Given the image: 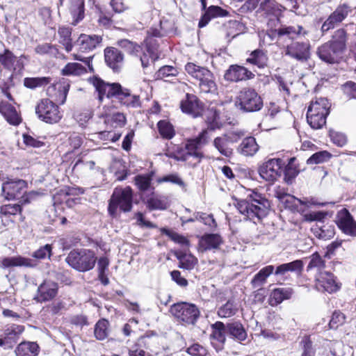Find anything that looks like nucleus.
Here are the masks:
<instances>
[{
  "instance_id": "nucleus-27",
  "label": "nucleus",
  "mask_w": 356,
  "mask_h": 356,
  "mask_svg": "<svg viewBox=\"0 0 356 356\" xmlns=\"http://www.w3.org/2000/svg\"><path fill=\"white\" fill-rule=\"evenodd\" d=\"M222 238L217 234H205L200 240V248L203 251L217 249L222 243Z\"/></svg>"
},
{
  "instance_id": "nucleus-49",
  "label": "nucleus",
  "mask_w": 356,
  "mask_h": 356,
  "mask_svg": "<svg viewBox=\"0 0 356 356\" xmlns=\"http://www.w3.org/2000/svg\"><path fill=\"white\" fill-rule=\"evenodd\" d=\"M86 72V69L81 64L77 63H70L67 64L62 70L63 75L79 76Z\"/></svg>"
},
{
  "instance_id": "nucleus-35",
  "label": "nucleus",
  "mask_w": 356,
  "mask_h": 356,
  "mask_svg": "<svg viewBox=\"0 0 356 356\" xmlns=\"http://www.w3.org/2000/svg\"><path fill=\"white\" fill-rule=\"evenodd\" d=\"M291 296V289L284 288H277L274 289L269 299V304L271 306H276L283 300L290 298Z\"/></svg>"
},
{
  "instance_id": "nucleus-16",
  "label": "nucleus",
  "mask_w": 356,
  "mask_h": 356,
  "mask_svg": "<svg viewBox=\"0 0 356 356\" xmlns=\"http://www.w3.org/2000/svg\"><path fill=\"white\" fill-rule=\"evenodd\" d=\"M24 330L23 326L15 324L8 327L4 330L3 337L0 338V346L4 349L13 348Z\"/></svg>"
},
{
  "instance_id": "nucleus-9",
  "label": "nucleus",
  "mask_w": 356,
  "mask_h": 356,
  "mask_svg": "<svg viewBox=\"0 0 356 356\" xmlns=\"http://www.w3.org/2000/svg\"><path fill=\"white\" fill-rule=\"evenodd\" d=\"M208 131L204 129L195 138L188 140L184 149L181 150V156H186V161L189 157H193L200 163L204 157L202 147L208 142Z\"/></svg>"
},
{
  "instance_id": "nucleus-46",
  "label": "nucleus",
  "mask_w": 356,
  "mask_h": 356,
  "mask_svg": "<svg viewBox=\"0 0 356 356\" xmlns=\"http://www.w3.org/2000/svg\"><path fill=\"white\" fill-rule=\"evenodd\" d=\"M49 83L50 78L49 77H28L24 80V86L30 89L42 87Z\"/></svg>"
},
{
  "instance_id": "nucleus-24",
  "label": "nucleus",
  "mask_w": 356,
  "mask_h": 356,
  "mask_svg": "<svg viewBox=\"0 0 356 356\" xmlns=\"http://www.w3.org/2000/svg\"><path fill=\"white\" fill-rule=\"evenodd\" d=\"M118 102L128 108H139L141 106L140 97L138 95L131 94L129 89L122 88Z\"/></svg>"
},
{
  "instance_id": "nucleus-64",
  "label": "nucleus",
  "mask_w": 356,
  "mask_h": 356,
  "mask_svg": "<svg viewBox=\"0 0 356 356\" xmlns=\"http://www.w3.org/2000/svg\"><path fill=\"white\" fill-rule=\"evenodd\" d=\"M187 353L192 356H206L207 351L202 346L195 343L187 348Z\"/></svg>"
},
{
  "instance_id": "nucleus-57",
  "label": "nucleus",
  "mask_w": 356,
  "mask_h": 356,
  "mask_svg": "<svg viewBox=\"0 0 356 356\" xmlns=\"http://www.w3.org/2000/svg\"><path fill=\"white\" fill-rule=\"evenodd\" d=\"M52 254V245L46 244L33 252L32 257L37 259H44L50 258Z\"/></svg>"
},
{
  "instance_id": "nucleus-39",
  "label": "nucleus",
  "mask_w": 356,
  "mask_h": 356,
  "mask_svg": "<svg viewBox=\"0 0 356 356\" xmlns=\"http://www.w3.org/2000/svg\"><path fill=\"white\" fill-rule=\"evenodd\" d=\"M229 144L224 136L217 137L213 140L215 148L225 157H231L233 155V149L229 146Z\"/></svg>"
},
{
  "instance_id": "nucleus-37",
  "label": "nucleus",
  "mask_w": 356,
  "mask_h": 356,
  "mask_svg": "<svg viewBox=\"0 0 356 356\" xmlns=\"http://www.w3.org/2000/svg\"><path fill=\"white\" fill-rule=\"evenodd\" d=\"M70 10L73 17L72 24L75 26L84 18V1L74 0Z\"/></svg>"
},
{
  "instance_id": "nucleus-21",
  "label": "nucleus",
  "mask_w": 356,
  "mask_h": 356,
  "mask_svg": "<svg viewBox=\"0 0 356 356\" xmlns=\"http://www.w3.org/2000/svg\"><path fill=\"white\" fill-rule=\"evenodd\" d=\"M69 88L68 81L62 79L48 88L47 94L51 97H55L56 101L63 104L65 102Z\"/></svg>"
},
{
  "instance_id": "nucleus-44",
  "label": "nucleus",
  "mask_w": 356,
  "mask_h": 356,
  "mask_svg": "<svg viewBox=\"0 0 356 356\" xmlns=\"http://www.w3.org/2000/svg\"><path fill=\"white\" fill-rule=\"evenodd\" d=\"M238 306L233 300H228L218 310V315L220 318H229L236 314Z\"/></svg>"
},
{
  "instance_id": "nucleus-62",
  "label": "nucleus",
  "mask_w": 356,
  "mask_h": 356,
  "mask_svg": "<svg viewBox=\"0 0 356 356\" xmlns=\"http://www.w3.org/2000/svg\"><path fill=\"white\" fill-rule=\"evenodd\" d=\"M345 315L340 312H334L332 318L330 321L329 325L332 329H336L339 325H342L345 322Z\"/></svg>"
},
{
  "instance_id": "nucleus-34",
  "label": "nucleus",
  "mask_w": 356,
  "mask_h": 356,
  "mask_svg": "<svg viewBox=\"0 0 356 356\" xmlns=\"http://www.w3.org/2000/svg\"><path fill=\"white\" fill-rule=\"evenodd\" d=\"M296 158L291 157L289 160L288 164L285 166L284 172V181L288 184H292L293 179L298 176L300 172V168L298 164L296 162Z\"/></svg>"
},
{
  "instance_id": "nucleus-19",
  "label": "nucleus",
  "mask_w": 356,
  "mask_h": 356,
  "mask_svg": "<svg viewBox=\"0 0 356 356\" xmlns=\"http://www.w3.org/2000/svg\"><path fill=\"white\" fill-rule=\"evenodd\" d=\"M253 76L252 72L248 70L245 67L237 65H231L224 75L225 80L232 82L250 79Z\"/></svg>"
},
{
  "instance_id": "nucleus-10",
  "label": "nucleus",
  "mask_w": 356,
  "mask_h": 356,
  "mask_svg": "<svg viewBox=\"0 0 356 356\" xmlns=\"http://www.w3.org/2000/svg\"><path fill=\"white\" fill-rule=\"evenodd\" d=\"M35 112L41 120L49 124L56 123L62 118L58 106L49 99H42L38 104Z\"/></svg>"
},
{
  "instance_id": "nucleus-2",
  "label": "nucleus",
  "mask_w": 356,
  "mask_h": 356,
  "mask_svg": "<svg viewBox=\"0 0 356 356\" xmlns=\"http://www.w3.org/2000/svg\"><path fill=\"white\" fill-rule=\"evenodd\" d=\"M346 32L343 29L337 30L331 40L318 48V57L327 63H339L346 47Z\"/></svg>"
},
{
  "instance_id": "nucleus-25",
  "label": "nucleus",
  "mask_w": 356,
  "mask_h": 356,
  "mask_svg": "<svg viewBox=\"0 0 356 356\" xmlns=\"http://www.w3.org/2000/svg\"><path fill=\"white\" fill-rule=\"evenodd\" d=\"M0 113L6 121L12 125H18L22 121V118L15 108L6 102L2 101L0 102Z\"/></svg>"
},
{
  "instance_id": "nucleus-51",
  "label": "nucleus",
  "mask_w": 356,
  "mask_h": 356,
  "mask_svg": "<svg viewBox=\"0 0 356 356\" xmlns=\"http://www.w3.org/2000/svg\"><path fill=\"white\" fill-rule=\"evenodd\" d=\"M158 129L161 136L166 139H171L175 135L172 125L167 121L161 120L158 122Z\"/></svg>"
},
{
  "instance_id": "nucleus-30",
  "label": "nucleus",
  "mask_w": 356,
  "mask_h": 356,
  "mask_svg": "<svg viewBox=\"0 0 356 356\" xmlns=\"http://www.w3.org/2000/svg\"><path fill=\"white\" fill-rule=\"evenodd\" d=\"M330 104L327 98L316 97L311 102L308 107L307 112L315 113L317 114L323 113L328 115L330 112Z\"/></svg>"
},
{
  "instance_id": "nucleus-45",
  "label": "nucleus",
  "mask_w": 356,
  "mask_h": 356,
  "mask_svg": "<svg viewBox=\"0 0 356 356\" xmlns=\"http://www.w3.org/2000/svg\"><path fill=\"white\" fill-rule=\"evenodd\" d=\"M211 337L220 343H224L225 341L226 325L222 322L217 321L211 325Z\"/></svg>"
},
{
  "instance_id": "nucleus-56",
  "label": "nucleus",
  "mask_w": 356,
  "mask_h": 356,
  "mask_svg": "<svg viewBox=\"0 0 356 356\" xmlns=\"http://www.w3.org/2000/svg\"><path fill=\"white\" fill-rule=\"evenodd\" d=\"M147 207L150 210H164L167 208V203L157 197H152L146 202Z\"/></svg>"
},
{
  "instance_id": "nucleus-43",
  "label": "nucleus",
  "mask_w": 356,
  "mask_h": 356,
  "mask_svg": "<svg viewBox=\"0 0 356 356\" xmlns=\"http://www.w3.org/2000/svg\"><path fill=\"white\" fill-rule=\"evenodd\" d=\"M16 59V56L8 49H4L0 53V65L6 70H11L14 68Z\"/></svg>"
},
{
  "instance_id": "nucleus-42",
  "label": "nucleus",
  "mask_w": 356,
  "mask_h": 356,
  "mask_svg": "<svg viewBox=\"0 0 356 356\" xmlns=\"http://www.w3.org/2000/svg\"><path fill=\"white\" fill-rule=\"evenodd\" d=\"M177 258L179 261V267L186 270L193 269L197 263V258L191 254H177Z\"/></svg>"
},
{
  "instance_id": "nucleus-5",
  "label": "nucleus",
  "mask_w": 356,
  "mask_h": 356,
  "mask_svg": "<svg viewBox=\"0 0 356 356\" xmlns=\"http://www.w3.org/2000/svg\"><path fill=\"white\" fill-rule=\"evenodd\" d=\"M96 260L95 252L87 249L73 250L65 259L70 266L80 272H86L93 268Z\"/></svg>"
},
{
  "instance_id": "nucleus-31",
  "label": "nucleus",
  "mask_w": 356,
  "mask_h": 356,
  "mask_svg": "<svg viewBox=\"0 0 356 356\" xmlns=\"http://www.w3.org/2000/svg\"><path fill=\"white\" fill-rule=\"evenodd\" d=\"M0 266L3 268H8L16 266L33 267L35 264L31 259L24 258L20 256L5 257L1 261Z\"/></svg>"
},
{
  "instance_id": "nucleus-18",
  "label": "nucleus",
  "mask_w": 356,
  "mask_h": 356,
  "mask_svg": "<svg viewBox=\"0 0 356 356\" xmlns=\"http://www.w3.org/2000/svg\"><path fill=\"white\" fill-rule=\"evenodd\" d=\"M309 54V44L307 42H293L285 47V55L298 60H306Z\"/></svg>"
},
{
  "instance_id": "nucleus-28",
  "label": "nucleus",
  "mask_w": 356,
  "mask_h": 356,
  "mask_svg": "<svg viewBox=\"0 0 356 356\" xmlns=\"http://www.w3.org/2000/svg\"><path fill=\"white\" fill-rule=\"evenodd\" d=\"M304 267V263L300 259H297L289 263L282 264L277 266L275 270V275H284L288 272L302 273Z\"/></svg>"
},
{
  "instance_id": "nucleus-55",
  "label": "nucleus",
  "mask_w": 356,
  "mask_h": 356,
  "mask_svg": "<svg viewBox=\"0 0 356 356\" xmlns=\"http://www.w3.org/2000/svg\"><path fill=\"white\" fill-rule=\"evenodd\" d=\"M260 8L268 15H275L278 11V4L275 0H264L260 4Z\"/></svg>"
},
{
  "instance_id": "nucleus-14",
  "label": "nucleus",
  "mask_w": 356,
  "mask_h": 356,
  "mask_svg": "<svg viewBox=\"0 0 356 356\" xmlns=\"http://www.w3.org/2000/svg\"><path fill=\"white\" fill-rule=\"evenodd\" d=\"M350 12L351 9L347 4L339 5L324 22L321 26V31L325 33L334 29L337 25L343 21Z\"/></svg>"
},
{
  "instance_id": "nucleus-52",
  "label": "nucleus",
  "mask_w": 356,
  "mask_h": 356,
  "mask_svg": "<svg viewBox=\"0 0 356 356\" xmlns=\"http://www.w3.org/2000/svg\"><path fill=\"white\" fill-rule=\"evenodd\" d=\"M332 154L327 151H320L312 154L307 160V164H318L327 161Z\"/></svg>"
},
{
  "instance_id": "nucleus-61",
  "label": "nucleus",
  "mask_w": 356,
  "mask_h": 356,
  "mask_svg": "<svg viewBox=\"0 0 356 356\" xmlns=\"http://www.w3.org/2000/svg\"><path fill=\"white\" fill-rule=\"evenodd\" d=\"M119 45L124 49L129 54H134L140 51V47L128 40H122L119 42Z\"/></svg>"
},
{
  "instance_id": "nucleus-63",
  "label": "nucleus",
  "mask_w": 356,
  "mask_h": 356,
  "mask_svg": "<svg viewBox=\"0 0 356 356\" xmlns=\"http://www.w3.org/2000/svg\"><path fill=\"white\" fill-rule=\"evenodd\" d=\"M110 6L116 13H122L129 9V6L125 0H111Z\"/></svg>"
},
{
  "instance_id": "nucleus-53",
  "label": "nucleus",
  "mask_w": 356,
  "mask_h": 356,
  "mask_svg": "<svg viewBox=\"0 0 356 356\" xmlns=\"http://www.w3.org/2000/svg\"><path fill=\"white\" fill-rule=\"evenodd\" d=\"M158 183L170 182L179 186L182 189L186 190V185L183 179L177 173L165 175L157 180Z\"/></svg>"
},
{
  "instance_id": "nucleus-58",
  "label": "nucleus",
  "mask_w": 356,
  "mask_h": 356,
  "mask_svg": "<svg viewBox=\"0 0 356 356\" xmlns=\"http://www.w3.org/2000/svg\"><path fill=\"white\" fill-rule=\"evenodd\" d=\"M134 181L138 189L145 191L150 187L152 178L149 175H137Z\"/></svg>"
},
{
  "instance_id": "nucleus-26",
  "label": "nucleus",
  "mask_w": 356,
  "mask_h": 356,
  "mask_svg": "<svg viewBox=\"0 0 356 356\" xmlns=\"http://www.w3.org/2000/svg\"><path fill=\"white\" fill-rule=\"evenodd\" d=\"M258 150L259 145L252 136L245 138L237 148L238 152L245 156H252Z\"/></svg>"
},
{
  "instance_id": "nucleus-15",
  "label": "nucleus",
  "mask_w": 356,
  "mask_h": 356,
  "mask_svg": "<svg viewBox=\"0 0 356 356\" xmlns=\"http://www.w3.org/2000/svg\"><path fill=\"white\" fill-rule=\"evenodd\" d=\"M316 287L320 291L329 293H334L339 289L334 275L327 271H320L316 275Z\"/></svg>"
},
{
  "instance_id": "nucleus-29",
  "label": "nucleus",
  "mask_w": 356,
  "mask_h": 356,
  "mask_svg": "<svg viewBox=\"0 0 356 356\" xmlns=\"http://www.w3.org/2000/svg\"><path fill=\"white\" fill-rule=\"evenodd\" d=\"M101 42L102 37L99 35L81 34L77 40V44L81 51H86L95 49Z\"/></svg>"
},
{
  "instance_id": "nucleus-36",
  "label": "nucleus",
  "mask_w": 356,
  "mask_h": 356,
  "mask_svg": "<svg viewBox=\"0 0 356 356\" xmlns=\"http://www.w3.org/2000/svg\"><path fill=\"white\" fill-rule=\"evenodd\" d=\"M38 346L35 342H23L19 344L15 350L17 356H36Z\"/></svg>"
},
{
  "instance_id": "nucleus-17",
  "label": "nucleus",
  "mask_w": 356,
  "mask_h": 356,
  "mask_svg": "<svg viewBox=\"0 0 356 356\" xmlns=\"http://www.w3.org/2000/svg\"><path fill=\"white\" fill-rule=\"evenodd\" d=\"M180 108L182 112L191 115L194 118L200 116L203 111L202 104L197 97L188 93L186 95V99L181 102Z\"/></svg>"
},
{
  "instance_id": "nucleus-1",
  "label": "nucleus",
  "mask_w": 356,
  "mask_h": 356,
  "mask_svg": "<svg viewBox=\"0 0 356 356\" xmlns=\"http://www.w3.org/2000/svg\"><path fill=\"white\" fill-rule=\"evenodd\" d=\"M236 207L245 219L257 223L267 216L270 204L261 194L251 191L245 199L237 201Z\"/></svg>"
},
{
  "instance_id": "nucleus-50",
  "label": "nucleus",
  "mask_w": 356,
  "mask_h": 356,
  "mask_svg": "<svg viewBox=\"0 0 356 356\" xmlns=\"http://www.w3.org/2000/svg\"><path fill=\"white\" fill-rule=\"evenodd\" d=\"M178 73L177 68L170 65H165L156 72V76L158 79H163L165 81H168V78L176 76Z\"/></svg>"
},
{
  "instance_id": "nucleus-8",
  "label": "nucleus",
  "mask_w": 356,
  "mask_h": 356,
  "mask_svg": "<svg viewBox=\"0 0 356 356\" xmlns=\"http://www.w3.org/2000/svg\"><path fill=\"white\" fill-rule=\"evenodd\" d=\"M235 105L244 112H255L263 107V101L254 89L245 88L238 92Z\"/></svg>"
},
{
  "instance_id": "nucleus-12",
  "label": "nucleus",
  "mask_w": 356,
  "mask_h": 356,
  "mask_svg": "<svg viewBox=\"0 0 356 356\" xmlns=\"http://www.w3.org/2000/svg\"><path fill=\"white\" fill-rule=\"evenodd\" d=\"M92 84L98 92V99L100 102L104 97L111 98L115 97L118 99L122 86L118 83H109L104 82L102 79L95 77L92 79Z\"/></svg>"
},
{
  "instance_id": "nucleus-13",
  "label": "nucleus",
  "mask_w": 356,
  "mask_h": 356,
  "mask_svg": "<svg viewBox=\"0 0 356 356\" xmlns=\"http://www.w3.org/2000/svg\"><path fill=\"white\" fill-rule=\"evenodd\" d=\"M335 222L343 233L356 236V222L348 209H342L339 211L336 216Z\"/></svg>"
},
{
  "instance_id": "nucleus-47",
  "label": "nucleus",
  "mask_w": 356,
  "mask_h": 356,
  "mask_svg": "<svg viewBox=\"0 0 356 356\" xmlns=\"http://www.w3.org/2000/svg\"><path fill=\"white\" fill-rule=\"evenodd\" d=\"M108 325L109 323L106 319H101L96 323L94 333L97 339L104 340L108 337Z\"/></svg>"
},
{
  "instance_id": "nucleus-3",
  "label": "nucleus",
  "mask_w": 356,
  "mask_h": 356,
  "mask_svg": "<svg viewBox=\"0 0 356 356\" xmlns=\"http://www.w3.org/2000/svg\"><path fill=\"white\" fill-rule=\"evenodd\" d=\"M187 74L196 81L200 92L214 94L218 88L213 72L207 67L198 65L194 63H188L185 65Z\"/></svg>"
},
{
  "instance_id": "nucleus-22",
  "label": "nucleus",
  "mask_w": 356,
  "mask_h": 356,
  "mask_svg": "<svg viewBox=\"0 0 356 356\" xmlns=\"http://www.w3.org/2000/svg\"><path fill=\"white\" fill-rule=\"evenodd\" d=\"M101 116L104 118V123L111 127H123L126 123V117L122 113H111L107 106H104Z\"/></svg>"
},
{
  "instance_id": "nucleus-20",
  "label": "nucleus",
  "mask_w": 356,
  "mask_h": 356,
  "mask_svg": "<svg viewBox=\"0 0 356 356\" xmlns=\"http://www.w3.org/2000/svg\"><path fill=\"white\" fill-rule=\"evenodd\" d=\"M58 293L57 283L44 280L38 288L37 300L38 302L49 301L54 298Z\"/></svg>"
},
{
  "instance_id": "nucleus-54",
  "label": "nucleus",
  "mask_w": 356,
  "mask_h": 356,
  "mask_svg": "<svg viewBox=\"0 0 356 356\" xmlns=\"http://www.w3.org/2000/svg\"><path fill=\"white\" fill-rule=\"evenodd\" d=\"M162 233L168 236L174 242L184 246L189 245V241L183 235H181L172 230L163 229Z\"/></svg>"
},
{
  "instance_id": "nucleus-11",
  "label": "nucleus",
  "mask_w": 356,
  "mask_h": 356,
  "mask_svg": "<svg viewBox=\"0 0 356 356\" xmlns=\"http://www.w3.org/2000/svg\"><path fill=\"white\" fill-rule=\"evenodd\" d=\"M285 162L281 159H270L259 168L261 178L268 181H273L281 175Z\"/></svg>"
},
{
  "instance_id": "nucleus-6",
  "label": "nucleus",
  "mask_w": 356,
  "mask_h": 356,
  "mask_svg": "<svg viewBox=\"0 0 356 356\" xmlns=\"http://www.w3.org/2000/svg\"><path fill=\"white\" fill-rule=\"evenodd\" d=\"M133 193L131 187L115 188L111 197L108 211L114 216L119 207L123 212H129L132 209Z\"/></svg>"
},
{
  "instance_id": "nucleus-48",
  "label": "nucleus",
  "mask_w": 356,
  "mask_h": 356,
  "mask_svg": "<svg viewBox=\"0 0 356 356\" xmlns=\"http://www.w3.org/2000/svg\"><path fill=\"white\" fill-rule=\"evenodd\" d=\"M303 28L301 26H282L279 28L276 31L279 36L282 35H289L290 38H293V35H305L306 34L305 31H302Z\"/></svg>"
},
{
  "instance_id": "nucleus-60",
  "label": "nucleus",
  "mask_w": 356,
  "mask_h": 356,
  "mask_svg": "<svg viewBox=\"0 0 356 356\" xmlns=\"http://www.w3.org/2000/svg\"><path fill=\"white\" fill-rule=\"evenodd\" d=\"M330 136L333 143L339 147H343L347 143L346 136L343 133L330 131Z\"/></svg>"
},
{
  "instance_id": "nucleus-38",
  "label": "nucleus",
  "mask_w": 356,
  "mask_h": 356,
  "mask_svg": "<svg viewBox=\"0 0 356 356\" xmlns=\"http://www.w3.org/2000/svg\"><path fill=\"white\" fill-rule=\"evenodd\" d=\"M274 266L272 265L266 266L261 268L252 280V284L254 287L261 286L266 281V279L273 274L274 271Z\"/></svg>"
},
{
  "instance_id": "nucleus-32",
  "label": "nucleus",
  "mask_w": 356,
  "mask_h": 356,
  "mask_svg": "<svg viewBox=\"0 0 356 356\" xmlns=\"http://www.w3.org/2000/svg\"><path fill=\"white\" fill-rule=\"evenodd\" d=\"M226 332L234 339L243 341L247 338V332L243 325L238 321H234L226 325Z\"/></svg>"
},
{
  "instance_id": "nucleus-4",
  "label": "nucleus",
  "mask_w": 356,
  "mask_h": 356,
  "mask_svg": "<svg viewBox=\"0 0 356 356\" xmlns=\"http://www.w3.org/2000/svg\"><path fill=\"white\" fill-rule=\"evenodd\" d=\"M26 182L23 179H10L2 184V195L8 200L22 198L20 202L29 203L38 193L31 191L25 194Z\"/></svg>"
},
{
  "instance_id": "nucleus-41",
  "label": "nucleus",
  "mask_w": 356,
  "mask_h": 356,
  "mask_svg": "<svg viewBox=\"0 0 356 356\" xmlns=\"http://www.w3.org/2000/svg\"><path fill=\"white\" fill-rule=\"evenodd\" d=\"M58 33L60 36V42L65 46V50L70 52L72 49V29L67 26L59 27Z\"/></svg>"
},
{
  "instance_id": "nucleus-33",
  "label": "nucleus",
  "mask_w": 356,
  "mask_h": 356,
  "mask_svg": "<svg viewBox=\"0 0 356 356\" xmlns=\"http://www.w3.org/2000/svg\"><path fill=\"white\" fill-rule=\"evenodd\" d=\"M246 63L263 68L267 65L268 56L266 53L261 49H256L251 52L246 59Z\"/></svg>"
},
{
  "instance_id": "nucleus-40",
  "label": "nucleus",
  "mask_w": 356,
  "mask_h": 356,
  "mask_svg": "<svg viewBox=\"0 0 356 356\" xmlns=\"http://www.w3.org/2000/svg\"><path fill=\"white\" fill-rule=\"evenodd\" d=\"M327 115L323 113H307V120L312 128L314 129H321L326 123Z\"/></svg>"
},
{
  "instance_id": "nucleus-23",
  "label": "nucleus",
  "mask_w": 356,
  "mask_h": 356,
  "mask_svg": "<svg viewBox=\"0 0 356 356\" xmlns=\"http://www.w3.org/2000/svg\"><path fill=\"white\" fill-rule=\"evenodd\" d=\"M104 56L106 63L114 71H117L120 68L124 60L122 52L114 47L106 49Z\"/></svg>"
},
{
  "instance_id": "nucleus-59",
  "label": "nucleus",
  "mask_w": 356,
  "mask_h": 356,
  "mask_svg": "<svg viewBox=\"0 0 356 356\" xmlns=\"http://www.w3.org/2000/svg\"><path fill=\"white\" fill-rule=\"evenodd\" d=\"M325 267V261L321 257V256L318 253H314L311 256L310 261L307 266V270H309L312 268H316L320 271H322Z\"/></svg>"
},
{
  "instance_id": "nucleus-7",
  "label": "nucleus",
  "mask_w": 356,
  "mask_h": 356,
  "mask_svg": "<svg viewBox=\"0 0 356 356\" xmlns=\"http://www.w3.org/2000/svg\"><path fill=\"white\" fill-rule=\"evenodd\" d=\"M170 312L178 321L188 325H194L200 316L197 307L186 302L173 304Z\"/></svg>"
}]
</instances>
